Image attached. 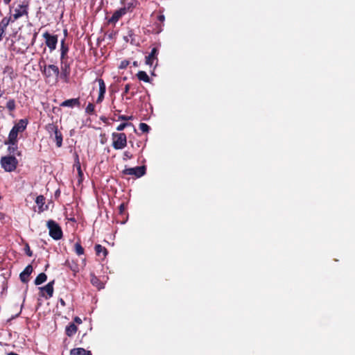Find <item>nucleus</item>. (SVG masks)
Wrapping results in <instances>:
<instances>
[{
  "label": "nucleus",
  "instance_id": "nucleus-35",
  "mask_svg": "<svg viewBox=\"0 0 355 355\" xmlns=\"http://www.w3.org/2000/svg\"><path fill=\"white\" fill-rule=\"evenodd\" d=\"M130 64V61L124 60H122L119 66V68L121 69H126L127 67Z\"/></svg>",
  "mask_w": 355,
  "mask_h": 355
},
{
  "label": "nucleus",
  "instance_id": "nucleus-17",
  "mask_svg": "<svg viewBox=\"0 0 355 355\" xmlns=\"http://www.w3.org/2000/svg\"><path fill=\"white\" fill-rule=\"evenodd\" d=\"M69 48V46L65 43V39L61 40L60 42V58H69L68 52Z\"/></svg>",
  "mask_w": 355,
  "mask_h": 355
},
{
  "label": "nucleus",
  "instance_id": "nucleus-51",
  "mask_svg": "<svg viewBox=\"0 0 355 355\" xmlns=\"http://www.w3.org/2000/svg\"><path fill=\"white\" fill-rule=\"evenodd\" d=\"M12 0H3V3L6 4V5H9L10 3Z\"/></svg>",
  "mask_w": 355,
  "mask_h": 355
},
{
  "label": "nucleus",
  "instance_id": "nucleus-31",
  "mask_svg": "<svg viewBox=\"0 0 355 355\" xmlns=\"http://www.w3.org/2000/svg\"><path fill=\"white\" fill-rule=\"evenodd\" d=\"M96 81H98L99 85V93L105 94L106 86L104 80L102 78H98L96 79Z\"/></svg>",
  "mask_w": 355,
  "mask_h": 355
},
{
  "label": "nucleus",
  "instance_id": "nucleus-34",
  "mask_svg": "<svg viewBox=\"0 0 355 355\" xmlns=\"http://www.w3.org/2000/svg\"><path fill=\"white\" fill-rule=\"evenodd\" d=\"M8 288V281L6 278L4 276H2V291L1 293H3L5 292Z\"/></svg>",
  "mask_w": 355,
  "mask_h": 355
},
{
  "label": "nucleus",
  "instance_id": "nucleus-57",
  "mask_svg": "<svg viewBox=\"0 0 355 355\" xmlns=\"http://www.w3.org/2000/svg\"><path fill=\"white\" fill-rule=\"evenodd\" d=\"M1 96H2V94H1V93H0V97H1Z\"/></svg>",
  "mask_w": 355,
  "mask_h": 355
},
{
  "label": "nucleus",
  "instance_id": "nucleus-16",
  "mask_svg": "<svg viewBox=\"0 0 355 355\" xmlns=\"http://www.w3.org/2000/svg\"><path fill=\"white\" fill-rule=\"evenodd\" d=\"M17 143L18 142H14L13 144H7L8 146V152L9 153V155H21V152L18 149Z\"/></svg>",
  "mask_w": 355,
  "mask_h": 355
},
{
  "label": "nucleus",
  "instance_id": "nucleus-21",
  "mask_svg": "<svg viewBox=\"0 0 355 355\" xmlns=\"http://www.w3.org/2000/svg\"><path fill=\"white\" fill-rule=\"evenodd\" d=\"M78 331V327L74 323H69L65 328V334L69 337H72Z\"/></svg>",
  "mask_w": 355,
  "mask_h": 355
},
{
  "label": "nucleus",
  "instance_id": "nucleus-52",
  "mask_svg": "<svg viewBox=\"0 0 355 355\" xmlns=\"http://www.w3.org/2000/svg\"><path fill=\"white\" fill-rule=\"evenodd\" d=\"M11 50H12V51H16L17 53H19V51H17V50L15 49V47H14V46H13V45H12V46H11Z\"/></svg>",
  "mask_w": 355,
  "mask_h": 355
},
{
  "label": "nucleus",
  "instance_id": "nucleus-26",
  "mask_svg": "<svg viewBox=\"0 0 355 355\" xmlns=\"http://www.w3.org/2000/svg\"><path fill=\"white\" fill-rule=\"evenodd\" d=\"M137 77L139 80H142L145 83H149L150 80L148 74L144 71H139L137 73Z\"/></svg>",
  "mask_w": 355,
  "mask_h": 355
},
{
  "label": "nucleus",
  "instance_id": "nucleus-56",
  "mask_svg": "<svg viewBox=\"0 0 355 355\" xmlns=\"http://www.w3.org/2000/svg\"><path fill=\"white\" fill-rule=\"evenodd\" d=\"M36 35H37V33H35L34 35V39L35 38Z\"/></svg>",
  "mask_w": 355,
  "mask_h": 355
},
{
  "label": "nucleus",
  "instance_id": "nucleus-1",
  "mask_svg": "<svg viewBox=\"0 0 355 355\" xmlns=\"http://www.w3.org/2000/svg\"><path fill=\"white\" fill-rule=\"evenodd\" d=\"M40 69L48 83H56L60 77V69L55 64H46L43 59L39 62Z\"/></svg>",
  "mask_w": 355,
  "mask_h": 355
},
{
  "label": "nucleus",
  "instance_id": "nucleus-22",
  "mask_svg": "<svg viewBox=\"0 0 355 355\" xmlns=\"http://www.w3.org/2000/svg\"><path fill=\"white\" fill-rule=\"evenodd\" d=\"M71 355H92L89 350H86L82 347L73 348L70 351Z\"/></svg>",
  "mask_w": 355,
  "mask_h": 355
},
{
  "label": "nucleus",
  "instance_id": "nucleus-46",
  "mask_svg": "<svg viewBox=\"0 0 355 355\" xmlns=\"http://www.w3.org/2000/svg\"><path fill=\"white\" fill-rule=\"evenodd\" d=\"M6 34V32L0 30V42L3 40L4 35Z\"/></svg>",
  "mask_w": 355,
  "mask_h": 355
},
{
  "label": "nucleus",
  "instance_id": "nucleus-36",
  "mask_svg": "<svg viewBox=\"0 0 355 355\" xmlns=\"http://www.w3.org/2000/svg\"><path fill=\"white\" fill-rule=\"evenodd\" d=\"M132 157H133V155H132V154L130 151L126 150V151H125L123 153V159L124 161H126L128 159H130Z\"/></svg>",
  "mask_w": 355,
  "mask_h": 355
},
{
  "label": "nucleus",
  "instance_id": "nucleus-29",
  "mask_svg": "<svg viewBox=\"0 0 355 355\" xmlns=\"http://www.w3.org/2000/svg\"><path fill=\"white\" fill-rule=\"evenodd\" d=\"M74 166L77 168L78 175L80 176H82L83 175V171L81 170V166H80V160H79V156H78V154H76V156H75V164H74Z\"/></svg>",
  "mask_w": 355,
  "mask_h": 355
},
{
  "label": "nucleus",
  "instance_id": "nucleus-19",
  "mask_svg": "<svg viewBox=\"0 0 355 355\" xmlns=\"http://www.w3.org/2000/svg\"><path fill=\"white\" fill-rule=\"evenodd\" d=\"M18 134L14 130L10 131L8 139L4 141V144H13L14 142H18Z\"/></svg>",
  "mask_w": 355,
  "mask_h": 355
},
{
  "label": "nucleus",
  "instance_id": "nucleus-12",
  "mask_svg": "<svg viewBox=\"0 0 355 355\" xmlns=\"http://www.w3.org/2000/svg\"><path fill=\"white\" fill-rule=\"evenodd\" d=\"M33 267L31 264L28 265L25 269L20 273L19 278L23 283H27L29 281V276L33 272Z\"/></svg>",
  "mask_w": 355,
  "mask_h": 355
},
{
  "label": "nucleus",
  "instance_id": "nucleus-48",
  "mask_svg": "<svg viewBox=\"0 0 355 355\" xmlns=\"http://www.w3.org/2000/svg\"><path fill=\"white\" fill-rule=\"evenodd\" d=\"M130 96L129 97H126V99H131L132 97H133L136 94V92H131L130 93Z\"/></svg>",
  "mask_w": 355,
  "mask_h": 355
},
{
  "label": "nucleus",
  "instance_id": "nucleus-33",
  "mask_svg": "<svg viewBox=\"0 0 355 355\" xmlns=\"http://www.w3.org/2000/svg\"><path fill=\"white\" fill-rule=\"evenodd\" d=\"M139 130L144 133H147L150 130V126L145 123H141L139 125Z\"/></svg>",
  "mask_w": 355,
  "mask_h": 355
},
{
  "label": "nucleus",
  "instance_id": "nucleus-47",
  "mask_svg": "<svg viewBox=\"0 0 355 355\" xmlns=\"http://www.w3.org/2000/svg\"><path fill=\"white\" fill-rule=\"evenodd\" d=\"M6 214L4 213L0 212V220H3L6 218Z\"/></svg>",
  "mask_w": 355,
  "mask_h": 355
},
{
  "label": "nucleus",
  "instance_id": "nucleus-32",
  "mask_svg": "<svg viewBox=\"0 0 355 355\" xmlns=\"http://www.w3.org/2000/svg\"><path fill=\"white\" fill-rule=\"evenodd\" d=\"M85 112L89 115H93L95 114V105L89 103L85 109Z\"/></svg>",
  "mask_w": 355,
  "mask_h": 355
},
{
  "label": "nucleus",
  "instance_id": "nucleus-41",
  "mask_svg": "<svg viewBox=\"0 0 355 355\" xmlns=\"http://www.w3.org/2000/svg\"><path fill=\"white\" fill-rule=\"evenodd\" d=\"M104 96H105L104 93H99L98 96L96 100V103H101L103 101Z\"/></svg>",
  "mask_w": 355,
  "mask_h": 355
},
{
  "label": "nucleus",
  "instance_id": "nucleus-42",
  "mask_svg": "<svg viewBox=\"0 0 355 355\" xmlns=\"http://www.w3.org/2000/svg\"><path fill=\"white\" fill-rule=\"evenodd\" d=\"M125 209L124 203H122L119 207V212L120 214H123Z\"/></svg>",
  "mask_w": 355,
  "mask_h": 355
},
{
  "label": "nucleus",
  "instance_id": "nucleus-55",
  "mask_svg": "<svg viewBox=\"0 0 355 355\" xmlns=\"http://www.w3.org/2000/svg\"><path fill=\"white\" fill-rule=\"evenodd\" d=\"M115 111L117 112H121V110H115Z\"/></svg>",
  "mask_w": 355,
  "mask_h": 355
},
{
  "label": "nucleus",
  "instance_id": "nucleus-37",
  "mask_svg": "<svg viewBox=\"0 0 355 355\" xmlns=\"http://www.w3.org/2000/svg\"><path fill=\"white\" fill-rule=\"evenodd\" d=\"M24 250H25V252L26 254V255L28 257H32L33 256V252L32 250L30 249V246L28 243H26L25 245V247H24Z\"/></svg>",
  "mask_w": 355,
  "mask_h": 355
},
{
  "label": "nucleus",
  "instance_id": "nucleus-9",
  "mask_svg": "<svg viewBox=\"0 0 355 355\" xmlns=\"http://www.w3.org/2000/svg\"><path fill=\"white\" fill-rule=\"evenodd\" d=\"M43 38L45 40V44L49 49V51L52 52L56 49L57 44L58 42V35H51L48 31H46L42 35Z\"/></svg>",
  "mask_w": 355,
  "mask_h": 355
},
{
  "label": "nucleus",
  "instance_id": "nucleus-24",
  "mask_svg": "<svg viewBox=\"0 0 355 355\" xmlns=\"http://www.w3.org/2000/svg\"><path fill=\"white\" fill-rule=\"evenodd\" d=\"M94 248L96 255L101 256V254L103 253V258H105L108 253L107 250L100 244H96Z\"/></svg>",
  "mask_w": 355,
  "mask_h": 355
},
{
  "label": "nucleus",
  "instance_id": "nucleus-30",
  "mask_svg": "<svg viewBox=\"0 0 355 355\" xmlns=\"http://www.w3.org/2000/svg\"><path fill=\"white\" fill-rule=\"evenodd\" d=\"M0 21L4 25L8 26L10 24H13L15 21L12 19L10 15H9V16L3 17Z\"/></svg>",
  "mask_w": 355,
  "mask_h": 355
},
{
  "label": "nucleus",
  "instance_id": "nucleus-5",
  "mask_svg": "<svg viewBox=\"0 0 355 355\" xmlns=\"http://www.w3.org/2000/svg\"><path fill=\"white\" fill-rule=\"evenodd\" d=\"M112 139V146L115 150L123 149L127 145V137L125 133L113 132Z\"/></svg>",
  "mask_w": 355,
  "mask_h": 355
},
{
  "label": "nucleus",
  "instance_id": "nucleus-11",
  "mask_svg": "<svg viewBox=\"0 0 355 355\" xmlns=\"http://www.w3.org/2000/svg\"><path fill=\"white\" fill-rule=\"evenodd\" d=\"M54 283L55 280H53L49 282L46 286L40 288L41 292L44 291L47 294V295L45 296L44 293H42V296L45 297L46 299L50 298L53 296Z\"/></svg>",
  "mask_w": 355,
  "mask_h": 355
},
{
  "label": "nucleus",
  "instance_id": "nucleus-45",
  "mask_svg": "<svg viewBox=\"0 0 355 355\" xmlns=\"http://www.w3.org/2000/svg\"><path fill=\"white\" fill-rule=\"evenodd\" d=\"M157 19H158V20H159V21L162 22V21H164L165 17H164V16L163 15H159V16L157 17Z\"/></svg>",
  "mask_w": 355,
  "mask_h": 355
},
{
  "label": "nucleus",
  "instance_id": "nucleus-18",
  "mask_svg": "<svg viewBox=\"0 0 355 355\" xmlns=\"http://www.w3.org/2000/svg\"><path fill=\"white\" fill-rule=\"evenodd\" d=\"M64 266L69 267L74 275L79 272V266L77 261L74 260L67 259L64 263Z\"/></svg>",
  "mask_w": 355,
  "mask_h": 355
},
{
  "label": "nucleus",
  "instance_id": "nucleus-43",
  "mask_svg": "<svg viewBox=\"0 0 355 355\" xmlns=\"http://www.w3.org/2000/svg\"><path fill=\"white\" fill-rule=\"evenodd\" d=\"M7 27H8V26H7L6 25H4L3 23H1V22L0 21V30H1V31H2V30H3V31L6 32V29H7Z\"/></svg>",
  "mask_w": 355,
  "mask_h": 355
},
{
  "label": "nucleus",
  "instance_id": "nucleus-54",
  "mask_svg": "<svg viewBox=\"0 0 355 355\" xmlns=\"http://www.w3.org/2000/svg\"><path fill=\"white\" fill-rule=\"evenodd\" d=\"M64 34L65 36L67 35V29L64 30Z\"/></svg>",
  "mask_w": 355,
  "mask_h": 355
},
{
  "label": "nucleus",
  "instance_id": "nucleus-23",
  "mask_svg": "<svg viewBox=\"0 0 355 355\" xmlns=\"http://www.w3.org/2000/svg\"><path fill=\"white\" fill-rule=\"evenodd\" d=\"M90 282L98 289H101L103 288V282L93 273L90 274Z\"/></svg>",
  "mask_w": 355,
  "mask_h": 355
},
{
  "label": "nucleus",
  "instance_id": "nucleus-3",
  "mask_svg": "<svg viewBox=\"0 0 355 355\" xmlns=\"http://www.w3.org/2000/svg\"><path fill=\"white\" fill-rule=\"evenodd\" d=\"M0 163L1 167L7 172L14 171L18 165V160L15 156L8 155L1 158Z\"/></svg>",
  "mask_w": 355,
  "mask_h": 355
},
{
  "label": "nucleus",
  "instance_id": "nucleus-49",
  "mask_svg": "<svg viewBox=\"0 0 355 355\" xmlns=\"http://www.w3.org/2000/svg\"><path fill=\"white\" fill-rule=\"evenodd\" d=\"M130 96L129 97H126V99H131L132 97H133L136 94V92H131L130 93Z\"/></svg>",
  "mask_w": 355,
  "mask_h": 355
},
{
  "label": "nucleus",
  "instance_id": "nucleus-14",
  "mask_svg": "<svg viewBox=\"0 0 355 355\" xmlns=\"http://www.w3.org/2000/svg\"><path fill=\"white\" fill-rule=\"evenodd\" d=\"M80 102L79 98H70L66 101H64L60 103L61 107H80Z\"/></svg>",
  "mask_w": 355,
  "mask_h": 355
},
{
  "label": "nucleus",
  "instance_id": "nucleus-50",
  "mask_svg": "<svg viewBox=\"0 0 355 355\" xmlns=\"http://www.w3.org/2000/svg\"><path fill=\"white\" fill-rule=\"evenodd\" d=\"M59 302L60 303V304L62 306H64L66 305V303L64 302V300L62 299V298H60L59 300Z\"/></svg>",
  "mask_w": 355,
  "mask_h": 355
},
{
  "label": "nucleus",
  "instance_id": "nucleus-6",
  "mask_svg": "<svg viewBox=\"0 0 355 355\" xmlns=\"http://www.w3.org/2000/svg\"><path fill=\"white\" fill-rule=\"evenodd\" d=\"M71 62L69 60V58H60V78L66 83L68 82L71 73Z\"/></svg>",
  "mask_w": 355,
  "mask_h": 355
},
{
  "label": "nucleus",
  "instance_id": "nucleus-40",
  "mask_svg": "<svg viewBox=\"0 0 355 355\" xmlns=\"http://www.w3.org/2000/svg\"><path fill=\"white\" fill-rule=\"evenodd\" d=\"M132 118V116H125V115H119L118 116V119L119 120H121V121H129V120H131Z\"/></svg>",
  "mask_w": 355,
  "mask_h": 355
},
{
  "label": "nucleus",
  "instance_id": "nucleus-25",
  "mask_svg": "<svg viewBox=\"0 0 355 355\" xmlns=\"http://www.w3.org/2000/svg\"><path fill=\"white\" fill-rule=\"evenodd\" d=\"M47 279V276L45 273L41 272L40 273L37 277L35 279V285H40L42 283L45 282Z\"/></svg>",
  "mask_w": 355,
  "mask_h": 355
},
{
  "label": "nucleus",
  "instance_id": "nucleus-44",
  "mask_svg": "<svg viewBox=\"0 0 355 355\" xmlns=\"http://www.w3.org/2000/svg\"><path fill=\"white\" fill-rule=\"evenodd\" d=\"M74 322L77 324H81L82 323V320L78 317V316H76L73 319Z\"/></svg>",
  "mask_w": 355,
  "mask_h": 355
},
{
  "label": "nucleus",
  "instance_id": "nucleus-13",
  "mask_svg": "<svg viewBox=\"0 0 355 355\" xmlns=\"http://www.w3.org/2000/svg\"><path fill=\"white\" fill-rule=\"evenodd\" d=\"M127 12V8H121L119 10H116V11H114V12L113 13L112 16L111 17V18L110 19V22L111 23H116V21H118L119 20V19L123 16L124 15H125Z\"/></svg>",
  "mask_w": 355,
  "mask_h": 355
},
{
  "label": "nucleus",
  "instance_id": "nucleus-39",
  "mask_svg": "<svg viewBox=\"0 0 355 355\" xmlns=\"http://www.w3.org/2000/svg\"><path fill=\"white\" fill-rule=\"evenodd\" d=\"M130 89H131V85L130 84H126L125 85L124 91H123V92L122 94V96H123L129 94V91H130Z\"/></svg>",
  "mask_w": 355,
  "mask_h": 355
},
{
  "label": "nucleus",
  "instance_id": "nucleus-53",
  "mask_svg": "<svg viewBox=\"0 0 355 355\" xmlns=\"http://www.w3.org/2000/svg\"><path fill=\"white\" fill-rule=\"evenodd\" d=\"M133 66L134 67H137L138 66V62L137 61H134L133 63H132Z\"/></svg>",
  "mask_w": 355,
  "mask_h": 355
},
{
  "label": "nucleus",
  "instance_id": "nucleus-38",
  "mask_svg": "<svg viewBox=\"0 0 355 355\" xmlns=\"http://www.w3.org/2000/svg\"><path fill=\"white\" fill-rule=\"evenodd\" d=\"M130 123H121L120 125H119L117 127H116V130L118 131H121L123 130L125 127L130 125Z\"/></svg>",
  "mask_w": 355,
  "mask_h": 355
},
{
  "label": "nucleus",
  "instance_id": "nucleus-20",
  "mask_svg": "<svg viewBox=\"0 0 355 355\" xmlns=\"http://www.w3.org/2000/svg\"><path fill=\"white\" fill-rule=\"evenodd\" d=\"M35 202L38 205L39 212L44 211L48 209L46 205L44 207L45 204V198L42 195H40L36 198Z\"/></svg>",
  "mask_w": 355,
  "mask_h": 355
},
{
  "label": "nucleus",
  "instance_id": "nucleus-27",
  "mask_svg": "<svg viewBox=\"0 0 355 355\" xmlns=\"http://www.w3.org/2000/svg\"><path fill=\"white\" fill-rule=\"evenodd\" d=\"M74 251L78 256L83 255L85 253V250L80 242H76L74 244Z\"/></svg>",
  "mask_w": 355,
  "mask_h": 355
},
{
  "label": "nucleus",
  "instance_id": "nucleus-28",
  "mask_svg": "<svg viewBox=\"0 0 355 355\" xmlns=\"http://www.w3.org/2000/svg\"><path fill=\"white\" fill-rule=\"evenodd\" d=\"M6 108L9 112H13L16 109L15 100L13 98L9 99L6 103Z\"/></svg>",
  "mask_w": 355,
  "mask_h": 355
},
{
  "label": "nucleus",
  "instance_id": "nucleus-2",
  "mask_svg": "<svg viewBox=\"0 0 355 355\" xmlns=\"http://www.w3.org/2000/svg\"><path fill=\"white\" fill-rule=\"evenodd\" d=\"M28 8L29 5L28 2L23 1L21 3H19L15 8L13 6H9L8 14L12 17L16 21L22 17H28Z\"/></svg>",
  "mask_w": 355,
  "mask_h": 355
},
{
  "label": "nucleus",
  "instance_id": "nucleus-15",
  "mask_svg": "<svg viewBox=\"0 0 355 355\" xmlns=\"http://www.w3.org/2000/svg\"><path fill=\"white\" fill-rule=\"evenodd\" d=\"M27 124L28 121L26 119H20L18 123L14 125L12 130L17 133L22 132L26 130Z\"/></svg>",
  "mask_w": 355,
  "mask_h": 355
},
{
  "label": "nucleus",
  "instance_id": "nucleus-10",
  "mask_svg": "<svg viewBox=\"0 0 355 355\" xmlns=\"http://www.w3.org/2000/svg\"><path fill=\"white\" fill-rule=\"evenodd\" d=\"M158 53H159V51H158L157 48H156V47L153 48L151 50V52L149 53V55L146 56V61H145L146 64L151 67L155 62L157 63L158 61V58H157Z\"/></svg>",
  "mask_w": 355,
  "mask_h": 355
},
{
  "label": "nucleus",
  "instance_id": "nucleus-4",
  "mask_svg": "<svg viewBox=\"0 0 355 355\" xmlns=\"http://www.w3.org/2000/svg\"><path fill=\"white\" fill-rule=\"evenodd\" d=\"M49 229V236L54 240H60L62 238L63 232L62 228L55 221L49 220L46 223Z\"/></svg>",
  "mask_w": 355,
  "mask_h": 355
},
{
  "label": "nucleus",
  "instance_id": "nucleus-7",
  "mask_svg": "<svg viewBox=\"0 0 355 355\" xmlns=\"http://www.w3.org/2000/svg\"><path fill=\"white\" fill-rule=\"evenodd\" d=\"M146 173L145 166H136L133 168H126L122 171L123 175H131L135 178H139L144 176Z\"/></svg>",
  "mask_w": 355,
  "mask_h": 355
},
{
  "label": "nucleus",
  "instance_id": "nucleus-8",
  "mask_svg": "<svg viewBox=\"0 0 355 355\" xmlns=\"http://www.w3.org/2000/svg\"><path fill=\"white\" fill-rule=\"evenodd\" d=\"M46 130L50 133L51 137H52V133L54 134L55 136V141L56 143V146L58 148H60L62 145V134L58 130V128L56 125L53 123H50L46 126Z\"/></svg>",
  "mask_w": 355,
  "mask_h": 355
}]
</instances>
